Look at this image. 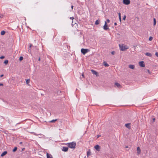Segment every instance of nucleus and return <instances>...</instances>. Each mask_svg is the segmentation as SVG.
I'll list each match as a JSON object with an SVG mask.
<instances>
[{
    "label": "nucleus",
    "instance_id": "f257e3e1",
    "mask_svg": "<svg viewBox=\"0 0 158 158\" xmlns=\"http://www.w3.org/2000/svg\"><path fill=\"white\" fill-rule=\"evenodd\" d=\"M135 118V116L132 113H128L126 117V120L127 121H132Z\"/></svg>",
    "mask_w": 158,
    "mask_h": 158
},
{
    "label": "nucleus",
    "instance_id": "f03ea898",
    "mask_svg": "<svg viewBox=\"0 0 158 158\" xmlns=\"http://www.w3.org/2000/svg\"><path fill=\"white\" fill-rule=\"evenodd\" d=\"M76 143L75 142H73L67 143L68 146L71 148H76Z\"/></svg>",
    "mask_w": 158,
    "mask_h": 158
},
{
    "label": "nucleus",
    "instance_id": "7ed1b4c3",
    "mask_svg": "<svg viewBox=\"0 0 158 158\" xmlns=\"http://www.w3.org/2000/svg\"><path fill=\"white\" fill-rule=\"evenodd\" d=\"M89 50L88 49L82 48L81 50V52L84 55L89 52Z\"/></svg>",
    "mask_w": 158,
    "mask_h": 158
},
{
    "label": "nucleus",
    "instance_id": "20e7f679",
    "mask_svg": "<svg viewBox=\"0 0 158 158\" xmlns=\"http://www.w3.org/2000/svg\"><path fill=\"white\" fill-rule=\"evenodd\" d=\"M123 3L126 5H128L130 4V0H123Z\"/></svg>",
    "mask_w": 158,
    "mask_h": 158
},
{
    "label": "nucleus",
    "instance_id": "39448f33",
    "mask_svg": "<svg viewBox=\"0 0 158 158\" xmlns=\"http://www.w3.org/2000/svg\"><path fill=\"white\" fill-rule=\"evenodd\" d=\"M103 28L104 29L106 30L109 29V28L107 27V24L106 21L105 22V24L103 26Z\"/></svg>",
    "mask_w": 158,
    "mask_h": 158
},
{
    "label": "nucleus",
    "instance_id": "423d86ee",
    "mask_svg": "<svg viewBox=\"0 0 158 158\" xmlns=\"http://www.w3.org/2000/svg\"><path fill=\"white\" fill-rule=\"evenodd\" d=\"M119 46L120 49L122 51H124L127 49V48H125V46H123V45H121L119 44Z\"/></svg>",
    "mask_w": 158,
    "mask_h": 158
},
{
    "label": "nucleus",
    "instance_id": "0eeeda50",
    "mask_svg": "<svg viewBox=\"0 0 158 158\" xmlns=\"http://www.w3.org/2000/svg\"><path fill=\"white\" fill-rule=\"evenodd\" d=\"M139 65L142 67H145V64L143 61H141L139 63Z\"/></svg>",
    "mask_w": 158,
    "mask_h": 158
},
{
    "label": "nucleus",
    "instance_id": "6e6552de",
    "mask_svg": "<svg viewBox=\"0 0 158 158\" xmlns=\"http://www.w3.org/2000/svg\"><path fill=\"white\" fill-rule=\"evenodd\" d=\"M68 148L66 147H63L62 148V151L64 152H67L68 150Z\"/></svg>",
    "mask_w": 158,
    "mask_h": 158
},
{
    "label": "nucleus",
    "instance_id": "1a4fd4ad",
    "mask_svg": "<svg viewBox=\"0 0 158 158\" xmlns=\"http://www.w3.org/2000/svg\"><path fill=\"white\" fill-rule=\"evenodd\" d=\"M130 124H131L130 123H128L126 124H125V126L126 127H127V128H128L129 129H130L131 128V127L130 126Z\"/></svg>",
    "mask_w": 158,
    "mask_h": 158
},
{
    "label": "nucleus",
    "instance_id": "9d476101",
    "mask_svg": "<svg viewBox=\"0 0 158 158\" xmlns=\"http://www.w3.org/2000/svg\"><path fill=\"white\" fill-rule=\"evenodd\" d=\"M94 148L97 150L98 151H99L100 150V147L98 145H96L94 147Z\"/></svg>",
    "mask_w": 158,
    "mask_h": 158
},
{
    "label": "nucleus",
    "instance_id": "9b49d317",
    "mask_svg": "<svg viewBox=\"0 0 158 158\" xmlns=\"http://www.w3.org/2000/svg\"><path fill=\"white\" fill-rule=\"evenodd\" d=\"M47 158H53L52 156L48 153H47Z\"/></svg>",
    "mask_w": 158,
    "mask_h": 158
},
{
    "label": "nucleus",
    "instance_id": "f8f14e48",
    "mask_svg": "<svg viewBox=\"0 0 158 158\" xmlns=\"http://www.w3.org/2000/svg\"><path fill=\"white\" fill-rule=\"evenodd\" d=\"M115 85L119 88H120L121 87V85L118 83H115Z\"/></svg>",
    "mask_w": 158,
    "mask_h": 158
},
{
    "label": "nucleus",
    "instance_id": "ddd939ff",
    "mask_svg": "<svg viewBox=\"0 0 158 158\" xmlns=\"http://www.w3.org/2000/svg\"><path fill=\"white\" fill-rule=\"evenodd\" d=\"M137 153L138 154H140V153L141 152V150H140V149L139 147H138L137 148Z\"/></svg>",
    "mask_w": 158,
    "mask_h": 158
},
{
    "label": "nucleus",
    "instance_id": "4468645a",
    "mask_svg": "<svg viewBox=\"0 0 158 158\" xmlns=\"http://www.w3.org/2000/svg\"><path fill=\"white\" fill-rule=\"evenodd\" d=\"M129 67L132 69H135V66L133 65H129Z\"/></svg>",
    "mask_w": 158,
    "mask_h": 158
},
{
    "label": "nucleus",
    "instance_id": "2eb2a0df",
    "mask_svg": "<svg viewBox=\"0 0 158 158\" xmlns=\"http://www.w3.org/2000/svg\"><path fill=\"white\" fill-rule=\"evenodd\" d=\"M91 71L92 73L94 74H95L96 75V76L98 74V73L97 72L95 71V70H91Z\"/></svg>",
    "mask_w": 158,
    "mask_h": 158
},
{
    "label": "nucleus",
    "instance_id": "dca6fc26",
    "mask_svg": "<svg viewBox=\"0 0 158 158\" xmlns=\"http://www.w3.org/2000/svg\"><path fill=\"white\" fill-rule=\"evenodd\" d=\"M7 153V152L6 151H5L4 152L1 154V156L2 157L6 155Z\"/></svg>",
    "mask_w": 158,
    "mask_h": 158
},
{
    "label": "nucleus",
    "instance_id": "f3484780",
    "mask_svg": "<svg viewBox=\"0 0 158 158\" xmlns=\"http://www.w3.org/2000/svg\"><path fill=\"white\" fill-rule=\"evenodd\" d=\"M103 64L106 67H108L109 66V65L106 63V61H104L103 62Z\"/></svg>",
    "mask_w": 158,
    "mask_h": 158
},
{
    "label": "nucleus",
    "instance_id": "a211bd4d",
    "mask_svg": "<svg viewBox=\"0 0 158 158\" xmlns=\"http://www.w3.org/2000/svg\"><path fill=\"white\" fill-rule=\"evenodd\" d=\"M145 55L150 57H151L152 56V55L151 53L149 52H147L145 53Z\"/></svg>",
    "mask_w": 158,
    "mask_h": 158
},
{
    "label": "nucleus",
    "instance_id": "6ab92c4d",
    "mask_svg": "<svg viewBox=\"0 0 158 158\" xmlns=\"http://www.w3.org/2000/svg\"><path fill=\"white\" fill-rule=\"evenodd\" d=\"M100 23V21L98 20H97L95 22V24L97 25L98 24Z\"/></svg>",
    "mask_w": 158,
    "mask_h": 158
},
{
    "label": "nucleus",
    "instance_id": "aec40b11",
    "mask_svg": "<svg viewBox=\"0 0 158 158\" xmlns=\"http://www.w3.org/2000/svg\"><path fill=\"white\" fill-rule=\"evenodd\" d=\"M90 150L89 149L88 151H87V156L88 157L90 155Z\"/></svg>",
    "mask_w": 158,
    "mask_h": 158
},
{
    "label": "nucleus",
    "instance_id": "412c9836",
    "mask_svg": "<svg viewBox=\"0 0 158 158\" xmlns=\"http://www.w3.org/2000/svg\"><path fill=\"white\" fill-rule=\"evenodd\" d=\"M145 72H147L149 74H151V72L148 69H145Z\"/></svg>",
    "mask_w": 158,
    "mask_h": 158
},
{
    "label": "nucleus",
    "instance_id": "4be33fe9",
    "mask_svg": "<svg viewBox=\"0 0 158 158\" xmlns=\"http://www.w3.org/2000/svg\"><path fill=\"white\" fill-rule=\"evenodd\" d=\"M17 147H15L14 148L13 150V152H15L17 150Z\"/></svg>",
    "mask_w": 158,
    "mask_h": 158
},
{
    "label": "nucleus",
    "instance_id": "5701e85b",
    "mask_svg": "<svg viewBox=\"0 0 158 158\" xmlns=\"http://www.w3.org/2000/svg\"><path fill=\"white\" fill-rule=\"evenodd\" d=\"M32 45V44H30V45L29 46V48H28V51L29 52H31V50H30V48H31V47Z\"/></svg>",
    "mask_w": 158,
    "mask_h": 158
},
{
    "label": "nucleus",
    "instance_id": "b1692460",
    "mask_svg": "<svg viewBox=\"0 0 158 158\" xmlns=\"http://www.w3.org/2000/svg\"><path fill=\"white\" fill-rule=\"evenodd\" d=\"M57 120V119H55V120H52L50 121L49 122H50V123H54Z\"/></svg>",
    "mask_w": 158,
    "mask_h": 158
},
{
    "label": "nucleus",
    "instance_id": "393cba45",
    "mask_svg": "<svg viewBox=\"0 0 158 158\" xmlns=\"http://www.w3.org/2000/svg\"><path fill=\"white\" fill-rule=\"evenodd\" d=\"M5 33V31H2L1 32V34L2 35H4Z\"/></svg>",
    "mask_w": 158,
    "mask_h": 158
},
{
    "label": "nucleus",
    "instance_id": "a878e982",
    "mask_svg": "<svg viewBox=\"0 0 158 158\" xmlns=\"http://www.w3.org/2000/svg\"><path fill=\"white\" fill-rule=\"evenodd\" d=\"M153 21H154V25H155L156 24V19L155 18L153 19Z\"/></svg>",
    "mask_w": 158,
    "mask_h": 158
},
{
    "label": "nucleus",
    "instance_id": "bb28decb",
    "mask_svg": "<svg viewBox=\"0 0 158 158\" xmlns=\"http://www.w3.org/2000/svg\"><path fill=\"white\" fill-rule=\"evenodd\" d=\"M8 63V61L7 60H6L4 61V63L6 64H7Z\"/></svg>",
    "mask_w": 158,
    "mask_h": 158
},
{
    "label": "nucleus",
    "instance_id": "cd10ccee",
    "mask_svg": "<svg viewBox=\"0 0 158 158\" xmlns=\"http://www.w3.org/2000/svg\"><path fill=\"white\" fill-rule=\"evenodd\" d=\"M30 79H27L26 81V82L27 84H28L30 82Z\"/></svg>",
    "mask_w": 158,
    "mask_h": 158
},
{
    "label": "nucleus",
    "instance_id": "c85d7f7f",
    "mask_svg": "<svg viewBox=\"0 0 158 158\" xmlns=\"http://www.w3.org/2000/svg\"><path fill=\"white\" fill-rule=\"evenodd\" d=\"M23 59V56H20V57H19V60L20 61H21Z\"/></svg>",
    "mask_w": 158,
    "mask_h": 158
},
{
    "label": "nucleus",
    "instance_id": "c756f323",
    "mask_svg": "<svg viewBox=\"0 0 158 158\" xmlns=\"http://www.w3.org/2000/svg\"><path fill=\"white\" fill-rule=\"evenodd\" d=\"M152 39H153V37L152 36H150L149 37V40L150 41H151L152 40Z\"/></svg>",
    "mask_w": 158,
    "mask_h": 158
},
{
    "label": "nucleus",
    "instance_id": "7c9ffc66",
    "mask_svg": "<svg viewBox=\"0 0 158 158\" xmlns=\"http://www.w3.org/2000/svg\"><path fill=\"white\" fill-rule=\"evenodd\" d=\"M115 53V52L114 51H112L111 52V53L112 55H114Z\"/></svg>",
    "mask_w": 158,
    "mask_h": 158
},
{
    "label": "nucleus",
    "instance_id": "2f4dec72",
    "mask_svg": "<svg viewBox=\"0 0 158 158\" xmlns=\"http://www.w3.org/2000/svg\"><path fill=\"white\" fill-rule=\"evenodd\" d=\"M126 16L125 15H124L123 18V19L124 20H125L126 19Z\"/></svg>",
    "mask_w": 158,
    "mask_h": 158
},
{
    "label": "nucleus",
    "instance_id": "473e14b6",
    "mask_svg": "<svg viewBox=\"0 0 158 158\" xmlns=\"http://www.w3.org/2000/svg\"><path fill=\"white\" fill-rule=\"evenodd\" d=\"M155 55L156 56H157V57H158V52H156Z\"/></svg>",
    "mask_w": 158,
    "mask_h": 158
},
{
    "label": "nucleus",
    "instance_id": "72a5a7b5",
    "mask_svg": "<svg viewBox=\"0 0 158 158\" xmlns=\"http://www.w3.org/2000/svg\"><path fill=\"white\" fill-rule=\"evenodd\" d=\"M118 17L120 18V17H121L120 13H118Z\"/></svg>",
    "mask_w": 158,
    "mask_h": 158
},
{
    "label": "nucleus",
    "instance_id": "f704fd0d",
    "mask_svg": "<svg viewBox=\"0 0 158 158\" xmlns=\"http://www.w3.org/2000/svg\"><path fill=\"white\" fill-rule=\"evenodd\" d=\"M4 58V56H1L0 57V58L1 59H2Z\"/></svg>",
    "mask_w": 158,
    "mask_h": 158
},
{
    "label": "nucleus",
    "instance_id": "c9c22d12",
    "mask_svg": "<svg viewBox=\"0 0 158 158\" xmlns=\"http://www.w3.org/2000/svg\"><path fill=\"white\" fill-rule=\"evenodd\" d=\"M70 19L73 20L74 19V18L73 17H70Z\"/></svg>",
    "mask_w": 158,
    "mask_h": 158
},
{
    "label": "nucleus",
    "instance_id": "e433bc0d",
    "mask_svg": "<svg viewBox=\"0 0 158 158\" xmlns=\"http://www.w3.org/2000/svg\"><path fill=\"white\" fill-rule=\"evenodd\" d=\"M119 20H120V22H121V17H120V18L119 17Z\"/></svg>",
    "mask_w": 158,
    "mask_h": 158
},
{
    "label": "nucleus",
    "instance_id": "4c0bfd02",
    "mask_svg": "<svg viewBox=\"0 0 158 158\" xmlns=\"http://www.w3.org/2000/svg\"><path fill=\"white\" fill-rule=\"evenodd\" d=\"M106 21H107V22L108 23H109L110 22V20L109 19H107Z\"/></svg>",
    "mask_w": 158,
    "mask_h": 158
},
{
    "label": "nucleus",
    "instance_id": "58836bf2",
    "mask_svg": "<svg viewBox=\"0 0 158 158\" xmlns=\"http://www.w3.org/2000/svg\"><path fill=\"white\" fill-rule=\"evenodd\" d=\"M3 76H4V75H3V74H2V75H0V77H3Z\"/></svg>",
    "mask_w": 158,
    "mask_h": 158
},
{
    "label": "nucleus",
    "instance_id": "ea45409f",
    "mask_svg": "<svg viewBox=\"0 0 158 158\" xmlns=\"http://www.w3.org/2000/svg\"><path fill=\"white\" fill-rule=\"evenodd\" d=\"M2 85H3V84L0 83V86H2Z\"/></svg>",
    "mask_w": 158,
    "mask_h": 158
},
{
    "label": "nucleus",
    "instance_id": "a19ab883",
    "mask_svg": "<svg viewBox=\"0 0 158 158\" xmlns=\"http://www.w3.org/2000/svg\"><path fill=\"white\" fill-rule=\"evenodd\" d=\"M38 60L39 61L40 60V57H39V58Z\"/></svg>",
    "mask_w": 158,
    "mask_h": 158
},
{
    "label": "nucleus",
    "instance_id": "79ce46f5",
    "mask_svg": "<svg viewBox=\"0 0 158 158\" xmlns=\"http://www.w3.org/2000/svg\"><path fill=\"white\" fill-rule=\"evenodd\" d=\"M108 156L110 157H111V158H113V156Z\"/></svg>",
    "mask_w": 158,
    "mask_h": 158
},
{
    "label": "nucleus",
    "instance_id": "37998d69",
    "mask_svg": "<svg viewBox=\"0 0 158 158\" xmlns=\"http://www.w3.org/2000/svg\"><path fill=\"white\" fill-rule=\"evenodd\" d=\"M22 143H23V142H21L19 143V144H22Z\"/></svg>",
    "mask_w": 158,
    "mask_h": 158
},
{
    "label": "nucleus",
    "instance_id": "c03bdc74",
    "mask_svg": "<svg viewBox=\"0 0 158 158\" xmlns=\"http://www.w3.org/2000/svg\"><path fill=\"white\" fill-rule=\"evenodd\" d=\"M73 6H71V8H72V9H73Z\"/></svg>",
    "mask_w": 158,
    "mask_h": 158
},
{
    "label": "nucleus",
    "instance_id": "a18cd8bd",
    "mask_svg": "<svg viewBox=\"0 0 158 158\" xmlns=\"http://www.w3.org/2000/svg\"><path fill=\"white\" fill-rule=\"evenodd\" d=\"M24 150H25V148H23L22 149V151H24Z\"/></svg>",
    "mask_w": 158,
    "mask_h": 158
},
{
    "label": "nucleus",
    "instance_id": "49530a36",
    "mask_svg": "<svg viewBox=\"0 0 158 158\" xmlns=\"http://www.w3.org/2000/svg\"><path fill=\"white\" fill-rule=\"evenodd\" d=\"M100 135H97V138H98V137H100Z\"/></svg>",
    "mask_w": 158,
    "mask_h": 158
},
{
    "label": "nucleus",
    "instance_id": "de8ad7c7",
    "mask_svg": "<svg viewBox=\"0 0 158 158\" xmlns=\"http://www.w3.org/2000/svg\"><path fill=\"white\" fill-rule=\"evenodd\" d=\"M114 24L115 25H117L116 23H115Z\"/></svg>",
    "mask_w": 158,
    "mask_h": 158
},
{
    "label": "nucleus",
    "instance_id": "09e8293b",
    "mask_svg": "<svg viewBox=\"0 0 158 158\" xmlns=\"http://www.w3.org/2000/svg\"><path fill=\"white\" fill-rule=\"evenodd\" d=\"M82 76L83 77H84V74H82Z\"/></svg>",
    "mask_w": 158,
    "mask_h": 158
},
{
    "label": "nucleus",
    "instance_id": "8fccbe9b",
    "mask_svg": "<svg viewBox=\"0 0 158 158\" xmlns=\"http://www.w3.org/2000/svg\"><path fill=\"white\" fill-rule=\"evenodd\" d=\"M2 15H1V16H0V18H2Z\"/></svg>",
    "mask_w": 158,
    "mask_h": 158
},
{
    "label": "nucleus",
    "instance_id": "3c124183",
    "mask_svg": "<svg viewBox=\"0 0 158 158\" xmlns=\"http://www.w3.org/2000/svg\"><path fill=\"white\" fill-rule=\"evenodd\" d=\"M126 148H128V147L127 146L126 147Z\"/></svg>",
    "mask_w": 158,
    "mask_h": 158
},
{
    "label": "nucleus",
    "instance_id": "603ef678",
    "mask_svg": "<svg viewBox=\"0 0 158 158\" xmlns=\"http://www.w3.org/2000/svg\"><path fill=\"white\" fill-rule=\"evenodd\" d=\"M153 120L154 121L155 120V118H154Z\"/></svg>",
    "mask_w": 158,
    "mask_h": 158
}]
</instances>
